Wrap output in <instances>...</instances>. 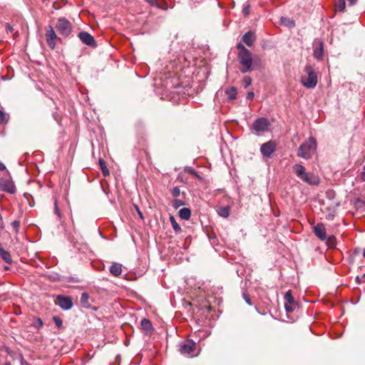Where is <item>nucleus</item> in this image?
Listing matches in <instances>:
<instances>
[{
    "instance_id": "obj_50",
    "label": "nucleus",
    "mask_w": 365,
    "mask_h": 365,
    "mask_svg": "<svg viewBox=\"0 0 365 365\" xmlns=\"http://www.w3.org/2000/svg\"><path fill=\"white\" fill-rule=\"evenodd\" d=\"M4 269H5V270H8V269H9V267H4Z\"/></svg>"
},
{
    "instance_id": "obj_35",
    "label": "nucleus",
    "mask_w": 365,
    "mask_h": 365,
    "mask_svg": "<svg viewBox=\"0 0 365 365\" xmlns=\"http://www.w3.org/2000/svg\"><path fill=\"white\" fill-rule=\"evenodd\" d=\"M250 4H247L244 5L243 9H242V13L245 16H247V15L250 14Z\"/></svg>"
},
{
    "instance_id": "obj_31",
    "label": "nucleus",
    "mask_w": 365,
    "mask_h": 365,
    "mask_svg": "<svg viewBox=\"0 0 365 365\" xmlns=\"http://www.w3.org/2000/svg\"><path fill=\"white\" fill-rule=\"evenodd\" d=\"M54 213L57 215L58 219H61L62 215L58 206V202L56 199L54 200Z\"/></svg>"
},
{
    "instance_id": "obj_29",
    "label": "nucleus",
    "mask_w": 365,
    "mask_h": 365,
    "mask_svg": "<svg viewBox=\"0 0 365 365\" xmlns=\"http://www.w3.org/2000/svg\"><path fill=\"white\" fill-rule=\"evenodd\" d=\"M252 78L250 76H245L242 79V85L243 86L247 88L252 84Z\"/></svg>"
},
{
    "instance_id": "obj_20",
    "label": "nucleus",
    "mask_w": 365,
    "mask_h": 365,
    "mask_svg": "<svg viewBox=\"0 0 365 365\" xmlns=\"http://www.w3.org/2000/svg\"><path fill=\"white\" fill-rule=\"evenodd\" d=\"M217 212L220 216L226 218L230 216V207L229 206L220 207Z\"/></svg>"
},
{
    "instance_id": "obj_7",
    "label": "nucleus",
    "mask_w": 365,
    "mask_h": 365,
    "mask_svg": "<svg viewBox=\"0 0 365 365\" xmlns=\"http://www.w3.org/2000/svg\"><path fill=\"white\" fill-rule=\"evenodd\" d=\"M270 123L265 118H257L252 126V129L255 131L257 135L268 130Z\"/></svg>"
},
{
    "instance_id": "obj_21",
    "label": "nucleus",
    "mask_w": 365,
    "mask_h": 365,
    "mask_svg": "<svg viewBox=\"0 0 365 365\" xmlns=\"http://www.w3.org/2000/svg\"><path fill=\"white\" fill-rule=\"evenodd\" d=\"M98 163H99V166L101 168L103 175L104 176H108L110 175V172L106 166V163L104 161V160L102 158H99Z\"/></svg>"
},
{
    "instance_id": "obj_9",
    "label": "nucleus",
    "mask_w": 365,
    "mask_h": 365,
    "mask_svg": "<svg viewBox=\"0 0 365 365\" xmlns=\"http://www.w3.org/2000/svg\"><path fill=\"white\" fill-rule=\"evenodd\" d=\"M277 144L274 141L269 140L260 147V152L265 158H269L276 150Z\"/></svg>"
},
{
    "instance_id": "obj_42",
    "label": "nucleus",
    "mask_w": 365,
    "mask_h": 365,
    "mask_svg": "<svg viewBox=\"0 0 365 365\" xmlns=\"http://www.w3.org/2000/svg\"><path fill=\"white\" fill-rule=\"evenodd\" d=\"M135 208L138 212V216L140 217V219L143 220V215L142 212L140 211L139 207L138 205H135Z\"/></svg>"
},
{
    "instance_id": "obj_49",
    "label": "nucleus",
    "mask_w": 365,
    "mask_h": 365,
    "mask_svg": "<svg viewBox=\"0 0 365 365\" xmlns=\"http://www.w3.org/2000/svg\"><path fill=\"white\" fill-rule=\"evenodd\" d=\"M363 257L365 258V249L364 250V252H363Z\"/></svg>"
},
{
    "instance_id": "obj_3",
    "label": "nucleus",
    "mask_w": 365,
    "mask_h": 365,
    "mask_svg": "<svg viewBox=\"0 0 365 365\" xmlns=\"http://www.w3.org/2000/svg\"><path fill=\"white\" fill-rule=\"evenodd\" d=\"M317 146L316 139L313 137H309L307 141L299 146L297 155L304 159H309L315 153Z\"/></svg>"
},
{
    "instance_id": "obj_26",
    "label": "nucleus",
    "mask_w": 365,
    "mask_h": 365,
    "mask_svg": "<svg viewBox=\"0 0 365 365\" xmlns=\"http://www.w3.org/2000/svg\"><path fill=\"white\" fill-rule=\"evenodd\" d=\"M285 303L293 304L295 303L291 290L287 291L284 294Z\"/></svg>"
},
{
    "instance_id": "obj_45",
    "label": "nucleus",
    "mask_w": 365,
    "mask_h": 365,
    "mask_svg": "<svg viewBox=\"0 0 365 365\" xmlns=\"http://www.w3.org/2000/svg\"><path fill=\"white\" fill-rule=\"evenodd\" d=\"M5 169L6 166L4 165V164L0 162V170H4Z\"/></svg>"
},
{
    "instance_id": "obj_34",
    "label": "nucleus",
    "mask_w": 365,
    "mask_h": 365,
    "mask_svg": "<svg viewBox=\"0 0 365 365\" xmlns=\"http://www.w3.org/2000/svg\"><path fill=\"white\" fill-rule=\"evenodd\" d=\"M327 243L329 247H334L336 245V238L334 236H330L327 239Z\"/></svg>"
},
{
    "instance_id": "obj_33",
    "label": "nucleus",
    "mask_w": 365,
    "mask_h": 365,
    "mask_svg": "<svg viewBox=\"0 0 365 365\" xmlns=\"http://www.w3.org/2000/svg\"><path fill=\"white\" fill-rule=\"evenodd\" d=\"M53 322L55 323V324L56 325V327L58 328H61L62 327L63 322H62L61 319H60L58 317H53Z\"/></svg>"
},
{
    "instance_id": "obj_36",
    "label": "nucleus",
    "mask_w": 365,
    "mask_h": 365,
    "mask_svg": "<svg viewBox=\"0 0 365 365\" xmlns=\"http://www.w3.org/2000/svg\"><path fill=\"white\" fill-rule=\"evenodd\" d=\"M242 297H243V299H245V301L246 302V303L248 305H250V306L252 305L251 299H250V296L247 293L244 292L243 294H242Z\"/></svg>"
},
{
    "instance_id": "obj_51",
    "label": "nucleus",
    "mask_w": 365,
    "mask_h": 365,
    "mask_svg": "<svg viewBox=\"0 0 365 365\" xmlns=\"http://www.w3.org/2000/svg\"><path fill=\"white\" fill-rule=\"evenodd\" d=\"M356 280L359 282V277H356Z\"/></svg>"
},
{
    "instance_id": "obj_18",
    "label": "nucleus",
    "mask_w": 365,
    "mask_h": 365,
    "mask_svg": "<svg viewBox=\"0 0 365 365\" xmlns=\"http://www.w3.org/2000/svg\"><path fill=\"white\" fill-rule=\"evenodd\" d=\"M225 93L227 96L228 101H231L237 98V91L235 87L232 86L225 91Z\"/></svg>"
},
{
    "instance_id": "obj_10",
    "label": "nucleus",
    "mask_w": 365,
    "mask_h": 365,
    "mask_svg": "<svg viewBox=\"0 0 365 365\" xmlns=\"http://www.w3.org/2000/svg\"><path fill=\"white\" fill-rule=\"evenodd\" d=\"M78 36L80 40L86 46L91 48H96L97 46V43L94 37L89 33L86 31H81Z\"/></svg>"
},
{
    "instance_id": "obj_15",
    "label": "nucleus",
    "mask_w": 365,
    "mask_h": 365,
    "mask_svg": "<svg viewBox=\"0 0 365 365\" xmlns=\"http://www.w3.org/2000/svg\"><path fill=\"white\" fill-rule=\"evenodd\" d=\"M141 329L147 335H150L153 331V327L151 322L149 319H143L140 322Z\"/></svg>"
},
{
    "instance_id": "obj_44",
    "label": "nucleus",
    "mask_w": 365,
    "mask_h": 365,
    "mask_svg": "<svg viewBox=\"0 0 365 365\" xmlns=\"http://www.w3.org/2000/svg\"><path fill=\"white\" fill-rule=\"evenodd\" d=\"M358 1V0H348V2H349V4L350 6H354L356 4V2Z\"/></svg>"
},
{
    "instance_id": "obj_39",
    "label": "nucleus",
    "mask_w": 365,
    "mask_h": 365,
    "mask_svg": "<svg viewBox=\"0 0 365 365\" xmlns=\"http://www.w3.org/2000/svg\"><path fill=\"white\" fill-rule=\"evenodd\" d=\"M185 171L190 175H193V174H195V170L194 168H192V167H186L185 169Z\"/></svg>"
},
{
    "instance_id": "obj_41",
    "label": "nucleus",
    "mask_w": 365,
    "mask_h": 365,
    "mask_svg": "<svg viewBox=\"0 0 365 365\" xmlns=\"http://www.w3.org/2000/svg\"><path fill=\"white\" fill-rule=\"evenodd\" d=\"M255 97V93L253 91H250L247 94V99L249 101H252Z\"/></svg>"
},
{
    "instance_id": "obj_37",
    "label": "nucleus",
    "mask_w": 365,
    "mask_h": 365,
    "mask_svg": "<svg viewBox=\"0 0 365 365\" xmlns=\"http://www.w3.org/2000/svg\"><path fill=\"white\" fill-rule=\"evenodd\" d=\"M11 226L15 229L16 232L19 231V228L20 226V222L18 220H14L11 222Z\"/></svg>"
},
{
    "instance_id": "obj_4",
    "label": "nucleus",
    "mask_w": 365,
    "mask_h": 365,
    "mask_svg": "<svg viewBox=\"0 0 365 365\" xmlns=\"http://www.w3.org/2000/svg\"><path fill=\"white\" fill-rule=\"evenodd\" d=\"M304 72L306 76H302L301 78L302 84L307 88H314L316 87L318 78L317 73L314 71L311 65H306L304 67Z\"/></svg>"
},
{
    "instance_id": "obj_12",
    "label": "nucleus",
    "mask_w": 365,
    "mask_h": 365,
    "mask_svg": "<svg viewBox=\"0 0 365 365\" xmlns=\"http://www.w3.org/2000/svg\"><path fill=\"white\" fill-rule=\"evenodd\" d=\"M56 300V304L63 310H69L73 307L72 299L69 297L58 295Z\"/></svg>"
},
{
    "instance_id": "obj_38",
    "label": "nucleus",
    "mask_w": 365,
    "mask_h": 365,
    "mask_svg": "<svg viewBox=\"0 0 365 365\" xmlns=\"http://www.w3.org/2000/svg\"><path fill=\"white\" fill-rule=\"evenodd\" d=\"M146 2H148L150 6H155L158 8H160L159 4L157 2V0H145Z\"/></svg>"
},
{
    "instance_id": "obj_30",
    "label": "nucleus",
    "mask_w": 365,
    "mask_h": 365,
    "mask_svg": "<svg viewBox=\"0 0 365 365\" xmlns=\"http://www.w3.org/2000/svg\"><path fill=\"white\" fill-rule=\"evenodd\" d=\"M8 122L7 115L0 110V124H6Z\"/></svg>"
},
{
    "instance_id": "obj_2",
    "label": "nucleus",
    "mask_w": 365,
    "mask_h": 365,
    "mask_svg": "<svg viewBox=\"0 0 365 365\" xmlns=\"http://www.w3.org/2000/svg\"><path fill=\"white\" fill-rule=\"evenodd\" d=\"M293 169L297 176L304 182L310 185H318L319 184V178L313 173L306 172L302 165L296 164L294 165Z\"/></svg>"
},
{
    "instance_id": "obj_1",
    "label": "nucleus",
    "mask_w": 365,
    "mask_h": 365,
    "mask_svg": "<svg viewBox=\"0 0 365 365\" xmlns=\"http://www.w3.org/2000/svg\"><path fill=\"white\" fill-rule=\"evenodd\" d=\"M239 50L237 58L240 64V71L242 73L250 72L253 69V59L252 53L242 44L237 45Z\"/></svg>"
},
{
    "instance_id": "obj_27",
    "label": "nucleus",
    "mask_w": 365,
    "mask_h": 365,
    "mask_svg": "<svg viewBox=\"0 0 365 365\" xmlns=\"http://www.w3.org/2000/svg\"><path fill=\"white\" fill-rule=\"evenodd\" d=\"M296 307H297L296 303H293V304L285 303V304H284V308L287 313L292 312L294 310Z\"/></svg>"
},
{
    "instance_id": "obj_14",
    "label": "nucleus",
    "mask_w": 365,
    "mask_h": 365,
    "mask_svg": "<svg viewBox=\"0 0 365 365\" xmlns=\"http://www.w3.org/2000/svg\"><path fill=\"white\" fill-rule=\"evenodd\" d=\"M313 56L317 60H322L324 56V46L323 42L319 41L315 42L313 51Z\"/></svg>"
},
{
    "instance_id": "obj_48",
    "label": "nucleus",
    "mask_w": 365,
    "mask_h": 365,
    "mask_svg": "<svg viewBox=\"0 0 365 365\" xmlns=\"http://www.w3.org/2000/svg\"><path fill=\"white\" fill-rule=\"evenodd\" d=\"M4 365H11V363L9 361H6Z\"/></svg>"
},
{
    "instance_id": "obj_6",
    "label": "nucleus",
    "mask_w": 365,
    "mask_h": 365,
    "mask_svg": "<svg viewBox=\"0 0 365 365\" xmlns=\"http://www.w3.org/2000/svg\"><path fill=\"white\" fill-rule=\"evenodd\" d=\"M56 27L58 31L65 37L68 36L72 31L71 22L63 17L58 19Z\"/></svg>"
},
{
    "instance_id": "obj_13",
    "label": "nucleus",
    "mask_w": 365,
    "mask_h": 365,
    "mask_svg": "<svg viewBox=\"0 0 365 365\" xmlns=\"http://www.w3.org/2000/svg\"><path fill=\"white\" fill-rule=\"evenodd\" d=\"M313 231L315 235L320 240H325L327 237V233H326V229L322 223H318L313 227Z\"/></svg>"
},
{
    "instance_id": "obj_23",
    "label": "nucleus",
    "mask_w": 365,
    "mask_h": 365,
    "mask_svg": "<svg viewBox=\"0 0 365 365\" xmlns=\"http://www.w3.org/2000/svg\"><path fill=\"white\" fill-rule=\"evenodd\" d=\"M170 221L171 222L172 227L175 232H180L181 231L180 226L176 222L175 217L173 215L170 216Z\"/></svg>"
},
{
    "instance_id": "obj_17",
    "label": "nucleus",
    "mask_w": 365,
    "mask_h": 365,
    "mask_svg": "<svg viewBox=\"0 0 365 365\" xmlns=\"http://www.w3.org/2000/svg\"><path fill=\"white\" fill-rule=\"evenodd\" d=\"M110 272L115 277L120 275L122 272L121 264L118 263L112 264L110 267Z\"/></svg>"
},
{
    "instance_id": "obj_22",
    "label": "nucleus",
    "mask_w": 365,
    "mask_h": 365,
    "mask_svg": "<svg viewBox=\"0 0 365 365\" xmlns=\"http://www.w3.org/2000/svg\"><path fill=\"white\" fill-rule=\"evenodd\" d=\"M43 326L42 320L38 317H34L31 327L36 329L37 330L41 329Z\"/></svg>"
},
{
    "instance_id": "obj_40",
    "label": "nucleus",
    "mask_w": 365,
    "mask_h": 365,
    "mask_svg": "<svg viewBox=\"0 0 365 365\" xmlns=\"http://www.w3.org/2000/svg\"><path fill=\"white\" fill-rule=\"evenodd\" d=\"M19 361H20V364L21 365H30L29 362H27L22 354H20L19 356Z\"/></svg>"
},
{
    "instance_id": "obj_8",
    "label": "nucleus",
    "mask_w": 365,
    "mask_h": 365,
    "mask_svg": "<svg viewBox=\"0 0 365 365\" xmlns=\"http://www.w3.org/2000/svg\"><path fill=\"white\" fill-rule=\"evenodd\" d=\"M0 190L10 194L16 192V187L11 178H1L0 179Z\"/></svg>"
},
{
    "instance_id": "obj_43",
    "label": "nucleus",
    "mask_w": 365,
    "mask_h": 365,
    "mask_svg": "<svg viewBox=\"0 0 365 365\" xmlns=\"http://www.w3.org/2000/svg\"><path fill=\"white\" fill-rule=\"evenodd\" d=\"M6 28L7 31L10 32V33H11L14 30L13 26L9 23H7L6 24Z\"/></svg>"
},
{
    "instance_id": "obj_24",
    "label": "nucleus",
    "mask_w": 365,
    "mask_h": 365,
    "mask_svg": "<svg viewBox=\"0 0 365 365\" xmlns=\"http://www.w3.org/2000/svg\"><path fill=\"white\" fill-rule=\"evenodd\" d=\"M89 296L87 293L83 292L81 296V303L84 307H89Z\"/></svg>"
},
{
    "instance_id": "obj_16",
    "label": "nucleus",
    "mask_w": 365,
    "mask_h": 365,
    "mask_svg": "<svg viewBox=\"0 0 365 365\" xmlns=\"http://www.w3.org/2000/svg\"><path fill=\"white\" fill-rule=\"evenodd\" d=\"M255 41V34L251 31L246 32L242 36V41L248 46H252Z\"/></svg>"
},
{
    "instance_id": "obj_47",
    "label": "nucleus",
    "mask_w": 365,
    "mask_h": 365,
    "mask_svg": "<svg viewBox=\"0 0 365 365\" xmlns=\"http://www.w3.org/2000/svg\"><path fill=\"white\" fill-rule=\"evenodd\" d=\"M5 350H6V353H7L8 354H9V355H11V354L12 351H11L9 347H6V348H5Z\"/></svg>"
},
{
    "instance_id": "obj_46",
    "label": "nucleus",
    "mask_w": 365,
    "mask_h": 365,
    "mask_svg": "<svg viewBox=\"0 0 365 365\" xmlns=\"http://www.w3.org/2000/svg\"><path fill=\"white\" fill-rule=\"evenodd\" d=\"M192 175L195 176L198 180L202 179L201 176L197 172H195V174H193Z\"/></svg>"
},
{
    "instance_id": "obj_11",
    "label": "nucleus",
    "mask_w": 365,
    "mask_h": 365,
    "mask_svg": "<svg viewBox=\"0 0 365 365\" xmlns=\"http://www.w3.org/2000/svg\"><path fill=\"white\" fill-rule=\"evenodd\" d=\"M46 42L48 46L51 49H54L56 47V40L58 38L55 33L53 28L51 26H48L46 31Z\"/></svg>"
},
{
    "instance_id": "obj_32",
    "label": "nucleus",
    "mask_w": 365,
    "mask_h": 365,
    "mask_svg": "<svg viewBox=\"0 0 365 365\" xmlns=\"http://www.w3.org/2000/svg\"><path fill=\"white\" fill-rule=\"evenodd\" d=\"M180 193H181V192H180V189L179 188V187H175L171 190V194L174 197H179L180 195Z\"/></svg>"
},
{
    "instance_id": "obj_5",
    "label": "nucleus",
    "mask_w": 365,
    "mask_h": 365,
    "mask_svg": "<svg viewBox=\"0 0 365 365\" xmlns=\"http://www.w3.org/2000/svg\"><path fill=\"white\" fill-rule=\"evenodd\" d=\"M179 351L188 357H193L198 355L196 344L191 339H187L179 344Z\"/></svg>"
},
{
    "instance_id": "obj_28",
    "label": "nucleus",
    "mask_w": 365,
    "mask_h": 365,
    "mask_svg": "<svg viewBox=\"0 0 365 365\" xmlns=\"http://www.w3.org/2000/svg\"><path fill=\"white\" fill-rule=\"evenodd\" d=\"M172 205H173V207L175 209L182 206L185 205V202L183 200H180V199H175L174 200H173L172 202Z\"/></svg>"
},
{
    "instance_id": "obj_25",
    "label": "nucleus",
    "mask_w": 365,
    "mask_h": 365,
    "mask_svg": "<svg viewBox=\"0 0 365 365\" xmlns=\"http://www.w3.org/2000/svg\"><path fill=\"white\" fill-rule=\"evenodd\" d=\"M336 6L338 11L344 12L346 9L345 0H338Z\"/></svg>"
},
{
    "instance_id": "obj_19",
    "label": "nucleus",
    "mask_w": 365,
    "mask_h": 365,
    "mask_svg": "<svg viewBox=\"0 0 365 365\" xmlns=\"http://www.w3.org/2000/svg\"><path fill=\"white\" fill-rule=\"evenodd\" d=\"M191 211L189 208L183 207L179 211V217L182 219L187 220L190 218Z\"/></svg>"
}]
</instances>
